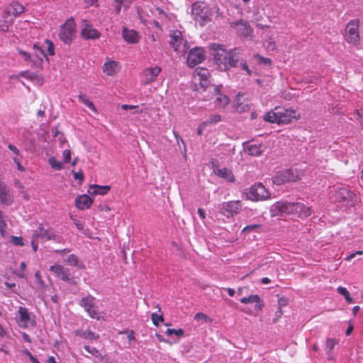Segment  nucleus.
<instances>
[{
  "label": "nucleus",
  "instance_id": "obj_52",
  "mask_svg": "<svg viewBox=\"0 0 363 363\" xmlns=\"http://www.w3.org/2000/svg\"><path fill=\"white\" fill-rule=\"evenodd\" d=\"M122 4H123L122 0H115L114 10H115L116 14L118 15L120 13Z\"/></svg>",
  "mask_w": 363,
  "mask_h": 363
},
{
  "label": "nucleus",
  "instance_id": "obj_7",
  "mask_svg": "<svg viewBox=\"0 0 363 363\" xmlns=\"http://www.w3.org/2000/svg\"><path fill=\"white\" fill-rule=\"evenodd\" d=\"M247 198L252 201H264L270 197V193L260 182L252 185L246 192Z\"/></svg>",
  "mask_w": 363,
  "mask_h": 363
},
{
  "label": "nucleus",
  "instance_id": "obj_61",
  "mask_svg": "<svg viewBox=\"0 0 363 363\" xmlns=\"http://www.w3.org/2000/svg\"><path fill=\"white\" fill-rule=\"evenodd\" d=\"M74 224L79 230H82L84 229V225L79 220H74Z\"/></svg>",
  "mask_w": 363,
  "mask_h": 363
},
{
  "label": "nucleus",
  "instance_id": "obj_16",
  "mask_svg": "<svg viewBox=\"0 0 363 363\" xmlns=\"http://www.w3.org/2000/svg\"><path fill=\"white\" fill-rule=\"evenodd\" d=\"M206 58L205 51L202 48L195 47L190 50L186 59V64L190 67H194Z\"/></svg>",
  "mask_w": 363,
  "mask_h": 363
},
{
  "label": "nucleus",
  "instance_id": "obj_24",
  "mask_svg": "<svg viewBox=\"0 0 363 363\" xmlns=\"http://www.w3.org/2000/svg\"><path fill=\"white\" fill-rule=\"evenodd\" d=\"M121 69L119 62L114 60H109L104 64L102 71L108 76H114Z\"/></svg>",
  "mask_w": 363,
  "mask_h": 363
},
{
  "label": "nucleus",
  "instance_id": "obj_8",
  "mask_svg": "<svg viewBox=\"0 0 363 363\" xmlns=\"http://www.w3.org/2000/svg\"><path fill=\"white\" fill-rule=\"evenodd\" d=\"M194 19L199 23L201 26H205L211 21V13L208 7L203 6L202 4L195 3L191 9Z\"/></svg>",
  "mask_w": 363,
  "mask_h": 363
},
{
  "label": "nucleus",
  "instance_id": "obj_57",
  "mask_svg": "<svg viewBox=\"0 0 363 363\" xmlns=\"http://www.w3.org/2000/svg\"><path fill=\"white\" fill-rule=\"evenodd\" d=\"M55 252L56 253H58V254L61 255H64L66 253H69L70 252V250L67 249V248H65V249H62V250H56Z\"/></svg>",
  "mask_w": 363,
  "mask_h": 363
},
{
  "label": "nucleus",
  "instance_id": "obj_10",
  "mask_svg": "<svg viewBox=\"0 0 363 363\" xmlns=\"http://www.w3.org/2000/svg\"><path fill=\"white\" fill-rule=\"evenodd\" d=\"M359 20H351L345 28V39L353 45H357L359 42Z\"/></svg>",
  "mask_w": 363,
  "mask_h": 363
},
{
  "label": "nucleus",
  "instance_id": "obj_1",
  "mask_svg": "<svg viewBox=\"0 0 363 363\" xmlns=\"http://www.w3.org/2000/svg\"><path fill=\"white\" fill-rule=\"evenodd\" d=\"M270 211L273 216L284 214L292 215L298 218H307L311 215V209L301 202L279 201L272 205Z\"/></svg>",
  "mask_w": 363,
  "mask_h": 363
},
{
  "label": "nucleus",
  "instance_id": "obj_23",
  "mask_svg": "<svg viewBox=\"0 0 363 363\" xmlns=\"http://www.w3.org/2000/svg\"><path fill=\"white\" fill-rule=\"evenodd\" d=\"M14 18L9 15V10H4L0 16V32L6 33L13 24Z\"/></svg>",
  "mask_w": 363,
  "mask_h": 363
},
{
  "label": "nucleus",
  "instance_id": "obj_5",
  "mask_svg": "<svg viewBox=\"0 0 363 363\" xmlns=\"http://www.w3.org/2000/svg\"><path fill=\"white\" fill-rule=\"evenodd\" d=\"M169 38V44L175 52L181 55H184L188 52L189 49L188 42L184 39L182 33L180 30H171Z\"/></svg>",
  "mask_w": 363,
  "mask_h": 363
},
{
  "label": "nucleus",
  "instance_id": "obj_31",
  "mask_svg": "<svg viewBox=\"0 0 363 363\" xmlns=\"http://www.w3.org/2000/svg\"><path fill=\"white\" fill-rule=\"evenodd\" d=\"M264 150L265 146L262 143H259L248 145L245 149V152L251 156L259 157L264 152Z\"/></svg>",
  "mask_w": 363,
  "mask_h": 363
},
{
  "label": "nucleus",
  "instance_id": "obj_48",
  "mask_svg": "<svg viewBox=\"0 0 363 363\" xmlns=\"http://www.w3.org/2000/svg\"><path fill=\"white\" fill-rule=\"evenodd\" d=\"M84 348L85 349L86 351H87L89 353L91 354L95 357H99L101 355L99 351L96 347H91L88 345H84Z\"/></svg>",
  "mask_w": 363,
  "mask_h": 363
},
{
  "label": "nucleus",
  "instance_id": "obj_22",
  "mask_svg": "<svg viewBox=\"0 0 363 363\" xmlns=\"http://www.w3.org/2000/svg\"><path fill=\"white\" fill-rule=\"evenodd\" d=\"M84 27L82 28L81 31L82 37L85 40H96L100 38L101 33L94 28L92 26L87 23L86 21H84Z\"/></svg>",
  "mask_w": 363,
  "mask_h": 363
},
{
  "label": "nucleus",
  "instance_id": "obj_17",
  "mask_svg": "<svg viewBox=\"0 0 363 363\" xmlns=\"http://www.w3.org/2000/svg\"><path fill=\"white\" fill-rule=\"evenodd\" d=\"M17 52L32 68L41 69L43 67V60L38 56H34L33 52L30 53L20 48L17 49Z\"/></svg>",
  "mask_w": 363,
  "mask_h": 363
},
{
  "label": "nucleus",
  "instance_id": "obj_37",
  "mask_svg": "<svg viewBox=\"0 0 363 363\" xmlns=\"http://www.w3.org/2000/svg\"><path fill=\"white\" fill-rule=\"evenodd\" d=\"M94 194H100V195L106 194L111 189V186L108 185H106V186L95 185L94 186Z\"/></svg>",
  "mask_w": 363,
  "mask_h": 363
},
{
  "label": "nucleus",
  "instance_id": "obj_18",
  "mask_svg": "<svg viewBox=\"0 0 363 363\" xmlns=\"http://www.w3.org/2000/svg\"><path fill=\"white\" fill-rule=\"evenodd\" d=\"M18 312L19 318H16V322L20 328H27L30 325H35V321L30 318L28 308L20 306Z\"/></svg>",
  "mask_w": 363,
  "mask_h": 363
},
{
  "label": "nucleus",
  "instance_id": "obj_33",
  "mask_svg": "<svg viewBox=\"0 0 363 363\" xmlns=\"http://www.w3.org/2000/svg\"><path fill=\"white\" fill-rule=\"evenodd\" d=\"M75 334L77 335H79L82 337V338L87 339V340H98L99 337V335L94 333L93 331L90 330H78L75 331Z\"/></svg>",
  "mask_w": 363,
  "mask_h": 363
},
{
  "label": "nucleus",
  "instance_id": "obj_11",
  "mask_svg": "<svg viewBox=\"0 0 363 363\" xmlns=\"http://www.w3.org/2000/svg\"><path fill=\"white\" fill-rule=\"evenodd\" d=\"M220 88L219 86L211 85L208 90L211 95H207L206 97L209 100L215 99V106L223 108L229 104L230 99L226 95L220 93Z\"/></svg>",
  "mask_w": 363,
  "mask_h": 363
},
{
  "label": "nucleus",
  "instance_id": "obj_6",
  "mask_svg": "<svg viewBox=\"0 0 363 363\" xmlns=\"http://www.w3.org/2000/svg\"><path fill=\"white\" fill-rule=\"evenodd\" d=\"M76 23L73 18H68L61 26L58 34L59 38L65 44H70L75 38Z\"/></svg>",
  "mask_w": 363,
  "mask_h": 363
},
{
  "label": "nucleus",
  "instance_id": "obj_55",
  "mask_svg": "<svg viewBox=\"0 0 363 363\" xmlns=\"http://www.w3.org/2000/svg\"><path fill=\"white\" fill-rule=\"evenodd\" d=\"M206 126H207V123H204V121H203L198 128L197 134L199 135H201Z\"/></svg>",
  "mask_w": 363,
  "mask_h": 363
},
{
  "label": "nucleus",
  "instance_id": "obj_35",
  "mask_svg": "<svg viewBox=\"0 0 363 363\" xmlns=\"http://www.w3.org/2000/svg\"><path fill=\"white\" fill-rule=\"evenodd\" d=\"M33 54L34 56H38L42 60H43V57H45L48 60L47 55L44 52L43 48L40 46L39 43H35L33 45Z\"/></svg>",
  "mask_w": 363,
  "mask_h": 363
},
{
  "label": "nucleus",
  "instance_id": "obj_58",
  "mask_svg": "<svg viewBox=\"0 0 363 363\" xmlns=\"http://www.w3.org/2000/svg\"><path fill=\"white\" fill-rule=\"evenodd\" d=\"M241 67H242V69L247 71V74L249 75H250L251 72H250V70L249 69V67H248V65H247L246 62H242L241 63Z\"/></svg>",
  "mask_w": 363,
  "mask_h": 363
},
{
  "label": "nucleus",
  "instance_id": "obj_34",
  "mask_svg": "<svg viewBox=\"0 0 363 363\" xmlns=\"http://www.w3.org/2000/svg\"><path fill=\"white\" fill-rule=\"evenodd\" d=\"M78 97L80 102L86 106L93 112L97 113V110L94 103L91 101H90L84 94L80 92Z\"/></svg>",
  "mask_w": 363,
  "mask_h": 363
},
{
  "label": "nucleus",
  "instance_id": "obj_47",
  "mask_svg": "<svg viewBox=\"0 0 363 363\" xmlns=\"http://www.w3.org/2000/svg\"><path fill=\"white\" fill-rule=\"evenodd\" d=\"M184 333V331L183 329L179 328L177 330L175 329H167L166 331V334L167 335H171L172 334H175L177 336H182Z\"/></svg>",
  "mask_w": 363,
  "mask_h": 363
},
{
  "label": "nucleus",
  "instance_id": "obj_26",
  "mask_svg": "<svg viewBox=\"0 0 363 363\" xmlns=\"http://www.w3.org/2000/svg\"><path fill=\"white\" fill-rule=\"evenodd\" d=\"M240 301L244 304L255 303L256 304L255 308L256 311H261L264 306L263 301L257 294H251L249 296L243 297L240 300Z\"/></svg>",
  "mask_w": 363,
  "mask_h": 363
},
{
  "label": "nucleus",
  "instance_id": "obj_39",
  "mask_svg": "<svg viewBox=\"0 0 363 363\" xmlns=\"http://www.w3.org/2000/svg\"><path fill=\"white\" fill-rule=\"evenodd\" d=\"M173 134L177 140V144L179 145H179L180 143H182L183 144V146H184L183 149L181 147H179V148H180L181 152L184 155V157H186V145H185L184 140L180 137V135H179L178 133L173 131Z\"/></svg>",
  "mask_w": 363,
  "mask_h": 363
},
{
  "label": "nucleus",
  "instance_id": "obj_54",
  "mask_svg": "<svg viewBox=\"0 0 363 363\" xmlns=\"http://www.w3.org/2000/svg\"><path fill=\"white\" fill-rule=\"evenodd\" d=\"M63 159L65 163H68L71 160V152L69 150H65L63 151Z\"/></svg>",
  "mask_w": 363,
  "mask_h": 363
},
{
  "label": "nucleus",
  "instance_id": "obj_3",
  "mask_svg": "<svg viewBox=\"0 0 363 363\" xmlns=\"http://www.w3.org/2000/svg\"><path fill=\"white\" fill-rule=\"evenodd\" d=\"M299 117L296 109L276 106L264 115V120L269 123L281 125L290 123L293 120L298 119Z\"/></svg>",
  "mask_w": 363,
  "mask_h": 363
},
{
  "label": "nucleus",
  "instance_id": "obj_53",
  "mask_svg": "<svg viewBox=\"0 0 363 363\" xmlns=\"http://www.w3.org/2000/svg\"><path fill=\"white\" fill-rule=\"evenodd\" d=\"M72 172L74 173V179L79 180V183L81 184L84 181V179L83 172L82 171H79L78 172H74V171H72Z\"/></svg>",
  "mask_w": 363,
  "mask_h": 363
},
{
  "label": "nucleus",
  "instance_id": "obj_28",
  "mask_svg": "<svg viewBox=\"0 0 363 363\" xmlns=\"http://www.w3.org/2000/svg\"><path fill=\"white\" fill-rule=\"evenodd\" d=\"M4 10H9V15L14 18L25 12V7L18 1H13Z\"/></svg>",
  "mask_w": 363,
  "mask_h": 363
},
{
  "label": "nucleus",
  "instance_id": "obj_59",
  "mask_svg": "<svg viewBox=\"0 0 363 363\" xmlns=\"http://www.w3.org/2000/svg\"><path fill=\"white\" fill-rule=\"evenodd\" d=\"M258 59H259L262 62H263L265 64H270L271 63V60L269 58H267V57H263L260 55H257V56Z\"/></svg>",
  "mask_w": 363,
  "mask_h": 363
},
{
  "label": "nucleus",
  "instance_id": "obj_29",
  "mask_svg": "<svg viewBox=\"0 0 363 363\" xmlns=\"http://www.w3.org/2000/svg\"><path fill=\"white\" fill-rule=\"evenodd\" d=\"M92 203L93 200L86 194L79 196L75 199L76 206L80 210L89 208Z\"/></svg>",
  "mask_w": 363,
  "mask_h": 363
},
{
  "label": "nucleus",
  "instance_id": "obj_44",
  "mask_svg": "<svg viewBox=\"0 0 363 363\" xmlns=\"http://www.w3.org/2000/svg\"><path fill=\"white\" fill-rule=\"evenodd\" d=\"M7 227V225L4 219L3 213L0 211V232L1 234V236H4L5 235V230Z\"/></svg>",
  "mask_w": 363,
  "mask_h": 363
},
{
  "label": "nucleus",
  "instance_id": "obj_45",
  "mask_svg": "<svg viewBox=\"0 0 363 363\" xmlns=\"http://www.w3.org/2000/svg\"><path fill=\"white\" fill-rule=\"evenodd\" d=\"M19 76H21L27 79H29V80H33L34 79L36 78V74L35 73L30 72L28 70L21 72L19 74Z\"/></svg>",
  "mask_w": 363,
  "mask_h": 363
},
{
  "label": "nucleus",
  "instance_id": "obj_20",
  "mask_svg": "<svg viewBox=\"0 0 363 363\" xmlns=\"http://www.w3.org/2000/svg\"><path fill=\"white\" fill-rule=\"evenodd\" d=\"M33 237L36 240H41L42 241H48L55 240L56 238L55 234L52 231L50 228H45L43 224H40L38 228L34 230Z\"/></svg>",
  "mask_w": 363,
  "mask_h": 363
},
{
  "label": "nucleus",
  "instance_id": "obj_4",
  "mask_svg": "<svg viewBox=\"0 0 363 363\" xmlns=\"http://www.w3.org/2000/svg\"><path fill=\"white\" fill-rule=\"evenodd\" d=\"M302 177V173L297 169H284L275 172L272 177L274 184L280 186L286 183L298 182Z\"/></svg>",
  "mask_w": 363,
  "mask_h": 363
},
{
  "label": "nucleus",
  "instance_id": "obj_25",
  "mask_svg": "<svg viewBox=\"0 0 363 363\" xmlns=\"http://www.w3.org/2000/svg\"><path fill=\"white\" fill-rule=\"evenodd\" d=\"M13 202V196L10 194L9 187L0 181V203L9 205Z\"/></svg>",
  "mask_w": 363,
  "mask_h": 363
},
{
  "label": "nucleus",
  "instance_id": "obj_15",
  "mask_svg": "<svg viewBox=\"0 0 363 363\" xmlns=\"http://www.w3.org/2000/svg\"><path fill=\"white\" fill-rule=\"evenodd\" d=\"M210 72L208 69L204 67H198L195 69L194 73V77L195 82L199 81V84L200 88L203 89V91H206L207 89H209L210 85Z\"/></svg>",
  "mask_w": 363,
  "mask_h": 363
},
{
  "label": "nucleus",
  "instance_id": "obj_9",
  "mask_svg": "<svg viewBox=\"0 0 363 363\" xmlns=\"http://www.w3.org/2000/svg\"><path fill=\"white\" fill-rule=\"evenodd\" d=\"M335 200L337 202H344L351 206H354L357 201L355 194L350 191L346 186L337 187L335 190Z\"/></svg>",
  "mask_w": 363,
  "mask_h": 363
},
{
  "label": "nucleus",
  "instance_id": "obj_14",
  "mask_svg": "<svg viewBox=\"0 0 363 363\" xmlns=\"http://www.w3.org/2000/svg\"><path fill=\"white\" fill-rule=\"evenodd\" d=\"M230 27L235 28L237 34L242 38L252 37L253 29L250 23L243 19L229 23Z\"/></svg>",
  "mask_w": 363,
  "mask_h": 363
},
{
  "label": "nucleus",
  "instance_id": "obj_56",
  "mask_svg": "<svg viewBox=\"0 0 363 363\" xmlns=\"http://www.w3.org/2000/svg\"><path fill=\"white\" fill-rule=\"evenodd\" d=\"M8 148H9L11 151H12V152H13L16 155H17V156H18V155H19V153H20V152H19V150H18V148H17L15 145H11V144H9V145H8Z\"/></svg>",
  "mask_w": 363,
  "mask_h": 363
},
{
  "label": "nucleus",
  "instance_id": "obj_12",
  "mask_svg": "<svg viewBox=\"0 0 363 363\" xmlns=\"http://www.w3.org/2000/svg\"><path fill=\"white\" fill-rule=\"evenodd\" d=\"M241 210L242 203L240 201H230L221 204L219 212L228 218L238 214Z\"/></svg>",
  "mask_w": 363,
  "mask_h": 363
},
{
  "label": "nucleus",
  "instance_id": "obj_46",
  "mask_svg": "<svg viewBox=\"0 0 363 363\" xmlns=\"http://www.w3.org/2000/svg\"><path fill=\"white\" fill-rule=\"evenodd\" d=\"M262 228V225H260V224L249 225L245 226L242 229V233H250V232H252L253 230H255L257 228Z\"/></svg>",
  "mask_w": 363,
  "mask_h": 363
},
{
  "label": "nucleus",
  "instance_id": "obj_38",
  "mask_svg": "<svg viewBox=\"0 0 363 363\" xmlns=\"http://www.w3.org/2000/svg\"><path fill=\"white\" fill-rule=\"evenodd\" d=\"M50 165L55 170H60L63 168L62 162H59L55 157H51L48 160Z\"/></svg>",
  "mask_w": 363,
  "mask_h": 363
},
{
  "label": "nucleus",
  "instance_id": "obj_49",
  "mask_svg": "<svg viewBox=\"0 0 363 363\" xmlns=\"http://www.w3.org/2000/svg\"><path fill=\"white\" fill-rule=\"evenodd\" d=\"M45 43L47 44L48 45V54L50 55V56H53L55 55V47H54V45L52 43V42L50 40H48V39H46L45 40Z\"/></svg>",
  "mask_w": 363,
  "mask_h": 363
},
{
  "label": "nucleus",
  "instance_id": "obj_51",
  "mask_svg": "<svg viewBox=\"0 0 363 363\" xmlns=\"http://www.w3.org/2000/svg\"><path fill=\"white\" fill-rule=\"evenodd\" d=\"M354 118L360 121L362 128L363 129V109L361 111L357 110L356 113L353 114Z\"/></svg>",
  "mask_w": 363,
  "mask_h": 363
},
{
  "label": "nucleus",
  "instance_id": "obj_63",
  "mask_svg": "<svg viewBox=\"0 0 363 363\" xmlns=\"http://www.w3.org/2000/svg\"><path fill=\"white\" fill-rule=\"evenodd\" d=\"M137 107H138L137 106L127 105V104H123L121 106L122 109H123V110L133 109Z\"/></svg>",
  "mask_w": 363,
  "mask_h": 363
},
{
  "label": "nucleus",
  "instance_id": "obj_42",
  "mask_svg": "<svg viewBox=\"0 0 363 363\" xmlns=\"http://www.w3.org/2000/svg\"><path fill=\"white\" fill-rule=\"evenodd\" d=\"M151 319H152V323L156 326H158L160 325V322L164 321L162 314L158 315L155 313H152Z\"/></svg>",
  "mask_w": 363,
  "mask_h": 363
},
{
  "label": "nucleus",
  "instance_id": "obj_64",
  "mask_svg": "<svg viewBox=\"0 0 363 363\" xmlns=\"http://www.w3.org/2000/svg\"><path fill=\"white\" fill-rule=\"evenodd\" d=\"M22 337L26 342H29V343L31 342V338L30 337L29 335H28L27 333H23L22 335Z\"/></svg>",
  "mask_w": 363,
  "mask_h": 363
},
{
  "label": "nucleus",
  "instance_id": "obj_62",
  "mask_svg": "<svg viewBox=\"0 0 363 363\" xmlns=\"http://www.w3.org/2000/svg\"><path fill=\"white\" fill-rule=\"evenodd\" d=\"M256 26L259 28V29H264V28H269L270 26H268V25H266V24H263L262 23H259V22H257L256 23Z\"/></svg>",
  "mask_w": 363,
  "mask_h": 363
},
{
  "label": "nucleus",
  "instance_id": "obj_13",
  "mask_svg": "<svg viewBox=\"0 0 363 363\" xmlns=\"http://www.w3.org/2000/svg\"><path fill=\"white\" fill-rule=\"evenodd\" d=\"M95 301L96 298L93 296L88 294L81 299L80 306L84 308L90 318L99 320V314Z\"/></svg>",
  "mask_w": 363,
  "mask_h": 363
},
{
  "label": "nucleus",
  "instance_id": "obj_21",
  "mask_svg": "<svg viewBox=\"0 0 363 363\" xmlns=\"http://www.w3.org/2000/svg\"><path fill=\"white\" fill-rule=\"evenodd\" d=\"M161 67L157 65L152 67L145 68L141 74L143 83L145 84H148L155 82L158 74L161 72Z\"/></svg>",
  "mask_w": 363,
  "mask_h": 363
},
{
  "label": "nucleus",
  "instance_id": "obj_50",
  "mask_svg": "<svg viewBox=\"0 0 363 363\" xmlns=\"http://www.w3.org/2000/svg\"><path fill=\"white\" fill-rule=\"evenodd\" d=\"M11 242L16 246H23L24 242L22 237L11 236Z\"/></svg>",
  "mask_w": 363,
  "mask_h": 363
},
{
  "label": "nucleus",
  "instance_id": "obj_60",
  "mask_svg": "<svg viewBox=\"0 0 363 363\" xmlns=\"http://www.w3.org/2000/svg\"><path fill=\"white\" fill-rule=\"evenodd\" d=\"M38 240H36L35 238H33V240H32V242H31L33 250L35 252H36V251H37L38 247V243H37V241H38Z\"/></svg>",
  "mask_w": 363,
  "mask_h": 363
},
{
  "label": "nucleus",
  "instance_id": "obj_30",
  "mask_svg": "<svg viewBox=\"0 0 363 363\" xmlns=\"http://www.w3.org/2000/svg\"><path fill=\"white\" fill-rule=\"evenodd\" d=\"M122 35L124 40L128 43L135 44L139 41L138 34L134 30H128L127 28L123 27Z\"/></svg>",
  "mask_w": 363,
  "mask_h": 363
},
{
  "label": "nucleus",
  "instance_id": "obj_36",
  "mask_svg": "<svg viewBox=\"0 0 363 363\" xmlns=\"http://www.w3.org/2000/svg\"><path fill=\"white\" fill-rule=\"evenodd\" d=\"M338 344V340L335 338H328L325 342V350L328 355H330V352L333 350L334 347Z\"/></svg>",
  "mask_w": 363,
  "mask_h": 363
},
{
  "label": "nucleus",
  "instance_id": "obj_19",
  "mask_svg": "<svg viewBox=\"0 0 363 363\" xmlns=\"http://www.w3.org/2000/svg\"><path fill=\"white\" fill-rule=\"evenodd\" d=\"M50 272L58 279L64 281H69L72 279L69 269L62 264H55L50 267Z\"/></svg>",
  "mask_w": 363,
  "mask_h": 363
},
{
  "label": "nucleus",
  "instance_id": "obj_41",
  "mask_svg": "<svg viewBox=\"0 0 363 363\" xmlns=\"http://www.w3.org/2000/svg\"><path fill=\"white\" fill-rule=\"evenodd\" d=\"M221 121V116L219 114H213L212 115L208 120L204 121V123H207V126L211 125L215 123H217Z\"/></svg>",
  "mask_w": 363,
  "mask_h": 363
},
{
  "label": "nucleus",
  "instance_id": "obj_43",
  "mask_svg": "<svg viewBox=\"0 0 363 363\" xmlns=\"http://www.w3.org/2000/svg\"><path fill=\"white\" fill-rule=\"evenodd\" d=\"M194 320H203V321H205L206 323H208V322L211 323L212 321V319L210 317H208V315H206V314H204L201 312H199L195 314Z\"/></svg>",
  "mask_w": 363,
  "mask_h": 363
},
{
  "label": "nucleus",
  "instance_id": "obj_2",
  "mask_svg": "<svg viewBox=\"0 0 363 363\" xmlns=\"http://www.w3.org/2000/svg\"><path fill=\"white\" fill-rule=\"evenodd\" d=\"M211 49L213 51V60L220 71H227L235 67L239 62V55L235 50H226L224 45L213 44Z\"/></svg>",
  "mask_w": 363,
  "mask_h": 363
},
{
  "label": "nucleus",
  "instance_id": "obj_27",
  "mask_svg": "<svg viewBox=\"0 0 363 363\" xmlns=\"http://www.w3.org/2000/svg\"><path fill=\"white\" fill-rule=\"evenodd\" d=\"M213 172L217 176L225 179L229 182L234 183L235 182V178L232 170L227 167L220 169L217 167H213Z\"/></svg>",
  "mask_w": 363,
  "mask_h": 363
},
{
  "label": "nucleus",
  "instance_id": "obj_32",
  "mask_svg": "<svg viewBox=\"0 0 363 363\" xmlns=\"http://www.w3.org/2000/svg\"><path fill=\"white\" fill-rule=\"evenodd\" d=\"M65 262L67 265L77 267L79 269L85 268L84 264L80 261L79 258L74 254L69 255L65 260Z\"/></svg>",
  "mask_w": 363,
  "mask_h": 363
},
{
  "label": "nucleus",
  "instance_id": "obj_40",
  "mask_svg": "<svg viewBox=\"0 0 363 363\" xmlns=\"http://www.w3.org/2000/svg\"><path fill=\"white\" fill-rule=\"evenodd\" d=\"M337 291L342 296H345V300L348 302V303H352L353 300L352 298L350 296V293L349 291H347V289L345 287H342V286H339L337 288Z\"/></svg>",
  "mask_w": 363,
  "mask_h": 363
}]
</instances>
